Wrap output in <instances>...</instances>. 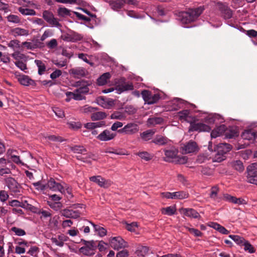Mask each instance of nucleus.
<instances>
[{"label":"nucleus","mask_w":257,"mask_h":257,"mask_svg":"<svg viewBox=\"0 0 257 257\" xmlns=\"http://www.w3.org/2000/svg\"><path fill=\"white\" fill-rule=\"evenodd\" d=\"M47 188L53 191H59L61 193H65L64 187L59 183L56 182L54 179L51 178L47 183Z\"/></svg>","instance_id":"15"},{"label":"nucleus","mask_w":257,"mask_h":257,"mask_svg":"<svg viewBox=\"0 0 257 257\" xmlns=\"http://www.w3.org/2000/svg\"><path fill=\"white\" fill-rule=\"evenodd\" d=\"M10 231L14 232L15 235L19 236H24L26 234V232L24 229L15 226L12 227Z\"/></svg>","instance_id":"43"},{"label":"nucleus","mask_w":257,"mask_h":257,"mask_svg":"<svg viewBox=\"0 0 257 257\" xmlns=\"http://www.w3.org/2000/svg\"><path fill=\"white\" fill-rule=\"evenodd\" d=\"M8 21L10 22L18 24L21 22V19L19 16L15 15H10L7 17Z\"/></svg>","instance_id":"59"},{"label":"nucleus","mask_w":257,"mask_h":257,"mask_svg":"<svg viewBox=\"0 0 257 257\" xmlns=\"http://www.w3.org/2000/svg\"><path fill=\"white\" fill-rule=\"evenodd\" d=\"M204 8L202 7L196 9H190L186 12L180 14L181 22L184 24H188L195 21L203 13Z\"/></svg>","instance_id":"1"},{"label":"nucleus","mask_w":257,"mask_h":257,"mask_svg":"<svg viewBox=\"0 0 257 257\" xmlns=\"http://www.w3.org/2000/svg\"><path fill=\"white\" fill-rule=\"evenodd\" d=\"M173 199H183L189 197V194L185 191H178L172 192Z\"/></svg>","instance_id":"35"},{"label":"nucleus","mask_w":257,"mask_h":257,"mask_svg":"<svg viewBox=\"0 0 257 257\" xmlns=\"http://www.w3.org/2000/svg\"><path fill=\"white\" fill-rule=\"evenodd\" d=\"M229 237L236 244L240 245H243L245 240L243 237L237 235H229Z\"/></svg>","instance_id":"44"},{"label":"nucleus","mask_w":257,"mask_h":257,"mask_svg":"<svg viewBox=\"0 0 257 257\" xmlns=\"http://www.w3.org/2000/svg\"><path fill=\"white\" fill-rule=\"evenodd\" d=\"M176 210L177 209L175 206H170L162 208L161 213L164 215L172 216L176 214Z\"/></svg>","instance_id":"31"},{"label":"nucleus","mask_w":257,"mask_h":257,"mask_svg":"<svg viewBox=\"0 0 257 257\" xmlns=\"http://www.w3.org/2000/svg\"><path fill=\"white\" fill-rule=\"evenodd\" d=\"M216 8L224 19H229L232 17V11L225 3L218 2L216 5Z\"/></svg>","instance_id":"8"},{"label":"nucleus","mask_w":257,"mask_h":257,"mask_svg":"<svg viewBox=\"0 0 257 257\" xmlns=\"http://www.w3.org/2000/svg\"><path fill=\"white\" fill-rule=\"evenodd\" d=\"M110 118L111 119L122 120L125 118V116L123 113L116 111L111 114Z\"/></svg>","instance_id":"56"},{"label":"nucleus","mask_w":257,"mask_h":257,"mask_svg":"<svg viewBox=\"0 0 257 257\" xmlns=\"http://www.w3.org/2000/svg\"><path fill=\"white\" fill-rule=\"evenodd\" d=\"M155 133V131L154 130H149L141 133L140 136L143 141H148L152 138Z\"/></svg>","instance_id":"33"},{"label":"nucleus","mask_w":257,"mask_h":257,"mask_svg":"<svg viewBox=\"0 0 257 257\" xmlns=\"http://www.w3.org/2000/svg\"><path fill=\"white\" fill-rule=\"evenodd\" d=\"M90 181L97 184L99 187L107 188L111 186L112 182L110 180H106L101 176H93L89 178Z\"/></svg>","instance_id":"11"},{"label":"nucleus","mask_w":257,"mask_h":257,"mask_svg":"<svg viewBox=\"0 0 257 257\" xmlns=\"http://www.w3.org/2000/svg\"><path fill=\"white\" fill-rule=\"evenodd\" d=\"M43 18L52 27L59 28L61 27L57 19L55 18L52 13L48 11H44Z\"/></svg>","instance_id":"12"},{"label":"nucleus","mask_w":257,"mask_h":257,"mask_svg":"<svg viewBox=\"0 0 257 257\" xmlns=\"http://www.w3.org/2000/svg\"><path fill=\"white\" fill-rule=\"evenodd\" d=\"M9 197L8 193L5 190H1L0 191V200L2 202H4L7 201Z\"/></svg>","instance_id":"64"},{"label":"nucleus","mask_w":257,"mask_h":257,"mask_svg":"<svg viewBox=\"0 0 257 257\" xmlns=\"http://www.w3.org/2000/svg\"><path fill=\"white\" fill-rule=\"evenodd\" d=\"M219 189L217 186H214L211 187L209 194L210 198L213 200L219 202L222 200V197L218 195Z\"/></svg>","instance_id":"24"},{"label":"nucleus","mask_w":257,"mask_h":257,"mask_svg":"<svg viewBox=\"0 0 257 257\" xmlns=\"http://www.w3.org/2000/svg\"><path fill=\"white\" fill-rule=\"evenodd\" d=\"M98 108L97 107H94L88 105H85L83 106L80 107L79 110L80 112L83 113H93V112L97 110Z\"/></svg>","instance_id":"36"},{"label":"nucleus","mask_w":257,"mask_h":257,"mask_svg":"<svg viewBox=\"0 0 257 257\" xmlns=\"http://www.w3.org/2000/svg\"><path fill=\"white\" fill-rule=\"evenodd\" d=\"M21 84L24 86H35L36 83L34 80L31 79L28 76L25 75H20L18 78Z\"/></svg>","instance_id":"21"},{"label":"nucleus","mask_w":257,"mask_h":257,"mask_svg":"<svg viewBox=\"0 0 257 257\" xmlns=\"http://www.w3.org/2000/svg\"><path fill=\"white\" fill-rule=\"evenodd\" d=\"M109 4L112 9L115 11H118L123 7L124 4L132 5L137 6L139 5V2L137 0H105Z\"/></svg>","instance_id":"5"},{"label":"nucleus","mask_w":257,"mask_h":257,"mask_svg":"<svg viewBox=\"0 0 257 257\" xmlns=\"http://www.w3.org/2000/svg\"><path fill=\"white\" fill-rule=\"evenodd\" d=\"M106 114L102 111L93 112L91 115V119L93 121L102 120L106 117Z\"/></svg>","instance_id":"32"},{"label":"nucleus","mask_w":257,"mask_h":257,"mask_svg":"<svg viewBox=\"0 0 257 257\" xmlns=\"http://www.w3.org/2000/svg\"><path fill=\"white\" fill-rule=\"evenodd\" d=\"M35 63L38 68V74L39 75L43 74L46 70L45 64L40 60H35Z\"/></svg>","instance_id":"37"},{"label":"nucleus","mask_w":257,"mask_h":257,"mask_svg":"<svg viewBox=\"0 0 257 257\" xmlns=\"http://www.w3.org/2000/svg\"><path fill=\"white\" fill-rule=\"evenodd\" d=\"M97 247L99 249V251L100 252H102L106 250L108 247V244L104 242L103 241L101 240L99 241L98 244L97 245Z\"/></svg>","instance_id":"58"},{"label":"nucleus","mask_w":257,"mask_h":257,"mask_svg":"<svg viewBox=\"0 0 257 257\" xmlns=\"http://www.w3.org/2000/svg\"><path fill=\"white\" fill-rule=\"evenodd\" d=\"M6 185L10 190L13 193L19 192V185L16 180L12 177H8L5 180Z\"/></svg>","instance_id":"18"},{"label":"nucleus","mask_w":257,"mask_h":257,"mask_svg":"<svg viewBox=\"0 0 257 257\" xmlns=\"http://www.w3.org/2000/svg\"><path fill=\"white\" fill-rule=\"evenodd\" d=\"M38 214H41V216H40V218L41 219L42 218H46L47 217H51L52 216V213H51L50 210H45L43 209H40L39 213Z\"/></svg>","instance_id":"57"},{"label":"nucleus","mask_w":257,"mask_h":257,"mask_svg":"<svg viewBox=\"0 0 257 257\" xmlns=\"http://www.w3.org/2000/svg\"><path fill=\"white\" fill-rule=\"evenodd\" d=\"M15 152H16V150L9 149L7 152V155L14 163L17 164H21L22 162L20 160V157L14 154Z\"/></svg>","instance_id":"29"},{"label":"nucleus","mask_w":257,"mask_h":257,"mask_svg":"<svg viewBox=\"0 0 257 257\" xmlns=\"http://www.w3.org/2000/svg\"><path fill=\"white\" fill-rule=\"evenodd\" d=\"M90 223L93 226L95 231L97 232L100 236L103 237L106 235L107 231L104 228L96 225L92 222H90Z\"/></svg>","instance_id":"34"},{"label":"nucleus","mask_w":257,"mask_h":257,"mask_svg":"<svg viewBox=\"0 0 257 257\" xmlns=\"http://www.w3.org/2000/svg\"><path fill=\"white\" fill-rule=\"evenodd\" d=\"M68 95H72L73 98L76 100H81L85 99V97L81 93H78L75 91L74 92H68Z\"/></svg>","instance_id":"48"},{"label":"nucleus","mask_w":257,"mask_h":257,"mask_svg":"<svg viewBox=\"0 0 257 257\" xmlns=\"http://www.w3.org/2000/svg\"><path fill=\"white\" fill-rule=\"evenodd\" d=\"M247 179L248 182L257 185V163H254L247 167Z\"/></svg>","instance_id":"6"},{"label":"nucleus","mask_w":257,"mask_h":257,"mask_svg":"<svg viewBox=\"0 0 257 257\" xmlns=\"http://www.w3.org/2000/svg\"><path fill=\"white\" fill-rule=\"evenodd\" d=\"M136 155L146 161H150L152 159V156L147 152H139Z\"/></svg>","instance_id":"47"},{"label":"nucleus","mask_w":257,"mask_h":257,"mask_svg":"<svg viewBox=\"0 0 257 257\" xmlns=\"http://www.w3.org/2000/svg\"><path fill=\"white\" fill-rule=\"evenodd\" d=\"M69 73L74 78H80L84 77L87 74V70L83 67L72 68L69 70Z\"/></svg>","instance_id":"17"},{"label":"nucleus","mask_w":257,"mask_h":257,"mask_svg":"<svg viewBox=\"0 0 257 257\" xmlns=\"http://www.w3.org/2000/svg\"><path fill=\"white\" fill-rule=\"evenodd\" d=\"M8 46L13 50L19 49L20 48V41L18 40H11L8 43Z\"/></svg>","instance_id":"51"},{"label":"nucleus","mask_w":257,"mask_h":257,"mask_svg":"<svg viewBox=\"0 0 257 257\" xmlns=\"http://www.w3.org/2000/svg\"><path fill=\"white\" fill-rule=\"evenodd\" d=\"M139 130V127L137 124L130 122L124 125L123 128L118 130V132L126 135H133L137 134Z\"/></svg>","instance_id":"9"},{"label":"nucleus","mask_w":257,"mask_h":257,"mask_svg":"<svg viewBox=\"0 0 257 257\" xmlns=\"http://www.w3.org/2000/svg\"><path fill=\"white\" fill-rule=\"evenodd\" d=\"M243 245H244V249L245 251H248V252L252 253H254L255 251L253 246L247 241L245 240Z\"/></svg>","instance_id":"55"},{"label":"nucleus","mask_w":257,"mask_h":257,"mask_svg":"<svg viewBox=\"0 0 257 257\" xmlns=\"http://www.w3.org/2000/svg\"><path fill=\"white\" fill-rule=\"evenodd\" d=\"M198 147L196 142L190 141L183 147V151L185 154L193 153L198 151Z\"/></svg>","instance_id":"20"},{"label":"nucleus","mask_w":257,"mask_h":257,"mask_svg":"<svg viewBox=\"0 0 257 257\" xmlns=\"http://www.w3.org/2000/svg\"><path fill=\"white\" fill-rule=\"evenodd\" d=\"M84 245L80 248L79 251L80 253L84 255L92 256L95 253V250L97 248L96 241L94 240L86 241L81 240Z\"/></svg>","instance_id":"3"},{"label":"nucleus","mask_w":257,"mask_h":257,"mask_svg":"<svg viewBox=\"0 0 257 257\" xmlns=\"http://www.w3.org/2000/svg\"><path fill=\"white\" fill-rule=\"evenodd\" d=\"M232 149V146L227 143H220L214 148V151H216L214 160L215 162H220L225 159L224 155L229 152Z\"/></svg>","instance_id":"2"},{"label":"nucleus","mask_w":257,"mask_h":257,"mask_svg":"<svg viewBox=\"0 0 257 257\" xmlns=\"http://www.w3.org/2000/svg\"><path fill=\"white\" fill-rule=\"evenodd\" d=\"M11 33L15 37L18 36H27L29 34V31L25 29L17 27L11 30Z\"/></svg>","instance_id":"25"},{"label":"nucleus","mask_w":257,"mask_h":257,"mask_svg":"<svg viewBox=\"0 0 257 257\" xmlns=\"http://www.w3.org/2000/svg\"><path fill=\"white\" fill-rule=\"evenodd\" d=\"M70 150L74 153L81 154L85 155L86 150L82 146H74L70 147Z\"/></svg>","instance_id":"40"},{"label":"nucleus","mask_w":257,"mask_h":257,"mask_svg":"<svg viewBox=\"0 0 257 257\" xmlns=\"http://www.w3.org/2000/svg\"><path fill=\"white\" fill-rule=\"evenodd\" d=\"M59 15L62 17L70 15V11L65 8H60L58 10Z\"/></svg>","instance_id":"60"},{"label":"nucleus","mask_w":257,"mask_h":257,"mask_svg":"<svg viewBox=\"0 0 257 257\" xmlns=\"http://www.w3.org/2000/svg\"><path fill=\"white\" fill-rule=\"evenodd\" d=\"M241 137L244 140H251L254 138V134L250 131L246 130L242 133Z\"/></svg>","instance_id":"45"},{"label":"nucleus","mask_w":257,"mask_h":257,"mask_svg":"<svg viewBox=\"0 0 257 257\" xmlns=\"http://www.w3.org/2000/svg\"><path fill=\"white\" fill-rule=\"evenodd\" d=\"M110 77L111 75L110 73L106 72L103 73L97 79V84L99 86H102L106 84Z\"/></svg>","instance_id":"28"},{"label":"nucleus","mask_w":257,"mask_h":257,"mask_svg":"<svg viewBox=\"0 0 257 257\" xmlns=\"http://www.w3.org/2000/svg\"><path fill=\"white\" fill-rule=\"evenodd\" d=\"M46 139L52 142H62L64 140L61 137L55 135H49L45 137Z\"/></svg>","instance_id":"53"},{"label":"nucleus","mask_w":257,"mask_h":257,"mask_svg":"<svg viewBox=\"0 0 257 257\" xmlns=\"http://www.w3.org/2000/svg\"><path fill=\"white\" fill-rule=\"evenodd\" d=\"M195 121H192L191 122L189 131L193 132H209L211 130V127L203 123L199 122L195 123Z\"/></svg>","instance_id":"13"},{"label":"nucleus","mask_w":257,"mask_h":257,"mask_svg":"<svg viewBox=\"0 0 257 257\" xmlns=\"http://www.w3.org/2000/svg\"><path fill=\"white\" fill-rule=\"evenodd\" d=\"M181 212L184 215L190 218H199L200 217L199 213L193 208H182Z\"/></svg>","instance_id":"23"},{"label":"nucleus","mask_w":257,"mask_h":257,"mask_svg":"<svg viewBox=\"0 0 257 257\" xmlns=\"http://www.w3.org/2000/svg\"><path fill=\"white\" fill-rule=\"evenodd\" d=\"M225 138L227 139H232L238 136V132L236 128L231 127L228 129L226 128L225 132Z\"/></svg>","instance_id":"30"},{"label":"nucleus","mask_w":257,"mask_h":257,"mask_svg":"<svg viewBox=\"0 0 257 257\" xmlns=\"http://www.w3.org/2000/svg\"><path fill=\"white\" fill-rule=\"evenodd\" d=\"M12 56L16 60V61H21L26 58L25 55L19 51L15 52L12 54Z\"/></svg>","instance_id":"54"},{"label":"nucleus","mask_w":257,"mask_h":257,"mask_svg":"<svg viewBox=\"0 0 257 257\" xmlns=\"http://www.w3.org/2000/svg\"><path fill=\"white\" fill-rule=\"evenodd\" d=\"M179 118L182 121H185L191 123L192 121H196V118L190 115V111L188 109H184L178 112Z\"/></svg>","instance_id":"16"},{"label":"nucleus","mask_w":257,"mask_h":257,"mask_svg":"<svg viewBox=\"0 0 257 257\" xmlns=\"http://www.w3.org/2000/svg\"><path fill=\"white\" fill-rule=\"evenodd\" d=\"M169 146V147L163 149L165 155L163 160L167 162H172L173 159H175L178 154V150L175 147Z\"/></svg>","instance_id":"7"},{"label":"nucleus","mask_w":257,"mask_h":257,"mask_svg":"<svg viewBox=\"0 0 257 257\" xmlns=\"http://www.w3.org/2000/svg\"><path fill=\"white\" fill-rule=\"evenodd\" d=\"M163 121V119L162 117H154L148 118L147 123L149 125H155L156 124H161Z\"/></svg>","instance_id":"39"},{"label":"nucleus","mask_w":257,"mask_h":257,"mask_svg":"<svg viewBox=\"0 0 257 257\" xmlns=\"http://www.w3.org/2000/svg\"><path fill=\"white\" fill-rule=\"evenodd\" d=\"M184 227L187 229L190 233L193 234L196 237H199L202 235V233L197 229H195L194 228H190L188 226H184Z\"/></svg>","instance_id":"49"},{"label":"nucleus","mask_w":257,"mask_h":257,"mask_svg":"<svg viewBox=\"0 0 257 257\" xmlns=\"http://www.w3.org/2000/svg\"><path fill=\"white\" fill-rule=\"evenodd\" d=\"M68 124L70 128L74 130H78L81 127V123L79 122L71 121Z\"/></svg>","instance_id":"63"},{"label":"nucleus","mask_w":257,"mask_h":257,"mask_svg":"<svg viewBox=\"0 0 257 257\" xmlns=\"http://www.w3.org/2000/svg\"><path fill=\"white\" fill-rule=\"evenodd\" d=\"M90 84V83L84 84L83 86L78 88L75 91L78 93H81L83 95L86 94L89 92V89L88 88V86H89Z\"/></svg>","instance_id":"52"},{"label":"nucleus","mask_w":257,"mask_h":257,"mask_svg":"<svg viewBox=\"0 0 257 257\" xmlns=\"http://www.w3.org/2000/svg\"><path fill=\"white\" fill-rule=\"evenodd\" d=\"M116 136V134L112 133L109 130H105L99 134L96 138L98 140L103 142H107L114 139Z\"/></svg>","instance_id":"14"},{"label":"nucleus","mask_w":257,"mask_h":257,"mask_svg":"<svg viewBox=\"0 0 257 257\" xmlns=\"http://www.w3.org/2000/svg\"><path fill=\"white\" fill-rule=\"evenodd\" d=\"M81 37L80 35H68L64 38V40L67 42H75L81 39Z\"/></svg>","instance_id":"46"},{"label":"nucleus","mask_w":257,"mask_h":257,"mask_svg":"<svg viewBox=\"0 0 257 257\" xmlns=\"http://www.w3.org/2000/svg\"><path fill=\"white\" fill-rule=\"evenodd\" d=\"M15 65L21 70L25 71L27 69L26 63L22 61H18L15 62Z\"/></svg>","instance_id":"61"},{"label":"nucleus","mask_w":257,"mask_h":257,"mask_svg":"<svg viewBox=\"0 0 257 257\" xmlns=\"http://www.w3.org/2000/svg\"><path fill=\"white\" fill-rule=\"evenodd\" d=\"M226 127L222 124L214 129L211 133V137L212 138H216L225 133Z\"/></svg>","instance_id":"27"},{"label":"nucleus","mask_w":257,"mask_h":257,"mask_svg":"<svg viewBox=\"0 0 257 257\" xmlns=\"http://www.w3.org/2000/svg\"><path fill=\"white\" fill-rule=\"evenodd\" d=\"M232 167L236 170L242 172L244 170L243 163L241 161L236 160L231 163Z\"/></svg>","instance_id":"42"},{"label":"nucleus","mask_w":257,"mask_h":257,"mask_svg":"<svg viewBox=\"0 0 257 257\" xmlns=\"http://www.w3.org/2000/svg\"><path fill=\"white\" fill-rule=\"evenodd\" d=\"M19 12L25 16H35L36 12L33 9L24 8L23 7H20L18 8Z\"/></svg>","instance_id":"38"},{"label":"nucleus","mask_w":257,"mask_h":257,"mask_svg":"<svg viewBox=\"0 0 257 257\" xmlns=\"http://www.w3.org/2000/svg\"><path fill=\"white\" fill-rule=\"evenodd\" d=\"M49 206L56 211L60 210L62 207V204L60 202H50L48 201Z\"/></svg>","instance_id":"50"},{"label":"nucleus","mask_w":257,"mask_h":257,"mask_svg":"<svg viewBox=\"0 0 257 257\" xmlns=\"http://www.w3.org/2000/svg\"><path fill=\"white\" fill-rule=\"evenodd\" d=\"M62 216L66 218L76 219L80 217V213L78 210L73 209H64L61 211Z\"/></svg>","instance_id":"19"},{"label":"nucleus","mask_w":257,"mask_h":257,"mask_svg":"<svg viewBox=\"0 0 257 257\" xmlns=\"http://www.w3.org/2000/svg\"><path fill=\"white\" fill-rule=\"evenodd\" d=\"M108 242L110 246L114 250H118L128 246L127 242L120 236L110 237L108 239Z\"/></svg>","instance_id":"4"},{"label":"nucleus","mask_w":257,"mask_h":257,"mask_svg":"<svg viewBox=\"0 0 257 257\" xmlns=\"http://www.w3.org/2000/svg\"><path fill=\"white\" fill-rule=\"evenodd\" d=\"M142 97L146 103L151 104L157 102L160 99L159 95L153 94L147 90H144L142 92Z\"/></svg>","instance_id":"10"},{"label":"nucleus","mask_w":257,"mask_h":257,"mask_svg":"<svg viewBox=\"0 0 257 257\" xmlns=\"http://www.w3.org/2000/svg\"><path fill=\"white\" fill-rule=\"evenodd\" d=\"M115 89L119 91V93H121L125 91L133 90L134 85L132 82H124L121 85H117L116 86Z\"/></svg>","instance_id":"26"},{"label":"nucleus","mask_w":257,"mask_h":257,"mask_svg":"<svg viewBox=\"0 0 257 257\" xmlns=\"http://www.w3.org/2000/svg\"><path fill=\"white\" fill-rule=\"evenodd\" d=\"M98 103L101 104L104 108H109L114 104V101L112 99L105 100L103 98H101L98 100Z\"/></svg>","instance_id":"41"},{"label":"nucleus","mask_w":257,"mask_h":257,"mask_svg":"<svg viewBox=\"0 0 257 257\" xmlns=\"http://www.w3.org/2000/svg\"><path fill=\"white\" fill-rule=\"evenodd\" d=\"M171 141L167 137L162 135H157L154 139L152 141V143L159 146H164L165 145H169Z\"/></svg>","instance_id":"22"},{"label":"nucleus","mask_w":257,"mask_h":257,"mask_svg":"<svg viewBox=\"0 0 257 257\" xmlns=\"http://www.w3.org/2000/svg\"><path fill=\"white\" fill-rule=\"evenodd\" d=\"M53 35V33L52 30H46L42 36L41 37V40L42 41H44L45 39H46L48 37H50L52 36Z\"/></svg>","instance_id":"62"}]
</instances>
